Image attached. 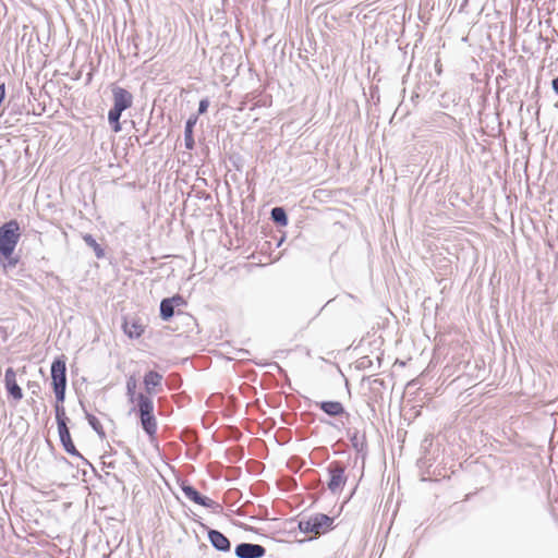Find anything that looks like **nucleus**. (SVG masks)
I'll list each match as a JSON object with an SVG mask.
<instances>
[{
	"mask_svg": "<svg viewBox=\"0 0 558 558\" xmlns=\"http://www.w3.org/2000/svg\"><path fill=\"white\" fill-rule=\"evenodd\" d=\"M15 264H16V259H12V258H10V260H9V265H10V266H15Z\"/></svg>",
	"mask_w": 558,
	"mask_h": 558,
	"instance_id": "nucleus-25",
	"label": "nucleus"
},
{
	"mask_svg": "<svg viewBox=\"0 0 558 558\" xmlns=\"http://www.w3.org/2000/svg\"><path fill=\"white\" fill-rule=\"evenodd\" d=\"M270 215L272 221L276 222L277 225L282 227L288 225V215L282 207H274L271 209Z\"/></svg>",
	"mask_w": 558,
	"mask_h": 558,
	"instance_id": "nucleus-18",
	"label": "nucleus"
},
{
	"mask_svg": "<svg viewBox=\"0 0 558 558\" xmlns=\"http://www.w3.org/2000/svg\"><path fill=\"white\" fill-rule=\"evenodd\" d=\"M181 489L187 499L199 506H203L208 509H213L217 506L216 501L202 495L196 488H194L190 484L182 483Z\"/></svg>",
	"mask_w": 558,
	"mask_h": 558,
	"instance_id": "nucleus-6",
	"label": "nucleus"
},
{
	"mask_svg": "<svg viewBox=\"0 0 558 558\" xmlns=\"http://www.w3.org/2000/svg\"><path fill=\"white\" fill-rule=\"evenodd\" d=\"M551 87L556 94H558V77L553 78Z\"/></svg>",
	"mask_w": 558,
	"mask_h": 558,
	"instance_id": "nucleus-24",
	"label": "nucleus"
},
{
	"mask_svg": "<svg viewBox=\"0 0 558 558\" xmlns=\"http://www.w3.org/2000/svg\"><path fill=\"white\" fill-rule=\"evenodd\" d=\"M208 107H209L208 98L201 99V101L198 104V114L205 113L207 111Z\"/></svg>",
	"mask_w": 558,
	"mask_h": 558,
	"instance_id": "nucleus-23",
	"label": "nucleus"
},
{
	"mask_svg": "<svg viewBox=\"0 0 558 558\" xmlns=\"http://www.w3.org/2000/svg\"><path fill=\"white\" fill-rule=\"evenodd\" d=\"M136 405L143 430L150 437L155 436L157 421L154 415L153 398L141 392L136 397Z\"/></svg>",
	"mask_w": 558,
	"mask_h": 558,
	"instance_id": "nucleus-2",
	"label": "nucleus"
},
{
	"mask_svg": "<svg viewBox=\"0 0 558 558\" xmlns=\"http://www.w3.org/2000/svg\"><path fill=\"white\" fill-rule=\"evenodd\" d=\"M21 238L20 225L12 219L0 227V254L10 258Z\"/></svg>",
	"mask_w": 558,
	"mask_h": 558,
	"instance_id": "nucleus-3",
	"label": "nucleus"
},
{
	"mask_svg": "<svg viewBox=\"0 0 558 558\" xmlns=\"http://www.w3.org/2000/svg\"><path fill=\"white\" fill-rule=\"evenodd\" d=\"M113 106L122 109H129L133 104L132 94L123 87L114 86L112 88Z\"/></svg>",
	"mask_w": 558,
	"mask_h": 558,
	"instance_id": "nucleus-11",
	"label": "nucleus"
},
{
	"mask_svg": "<svg viewBox=\"0 0 558 558\" xmlns=\"http://www.w3.org/2000/svg\"><path fill=\"white\" fill-rule=\"evenodd\" d=\"M208 539L211 546L218 551H230L231 542L229 538L218 530L210 529L208 531Z\"/></svg>",
	"mask_w": 558,
	"mask_h": 558,
	"instance_id": "nucleus-12",
	"label": "nucleus"
},
{
	"mask_svg": "<svg viewBox=\"0 0 558 558\" xmlns=\"http://www.w3.org/2000/svg\"><path fill=\"white\" fill-rule=\"evenodd\" d=\"M276 366L278 367L279 372H283L282 368L278 364H276Z\"/></svg>",
	"mask_w": 558,
	"mask_h": 558,
	"instance_id": "nucleus-26",
	"label": "nucleus"
},
{
	"mask_svg": "<svg viewBox=\"0 0 558 558\" xmlns=\"http://www.w3.org/2000/svg\"><path fill=\"white\" fill-rule=\"evenodd\" d=\"M333 518L324 514L316 513L311 515L307 520H302L299 523V527L305 533L323 534L332 529Z\"/></svg>",
	"mask_w": 558,
	"mask_h": 558,
	"instance_id": "nucleus-4",
	"label": "nucleus"
},
{
	"mask_svg": "<svg viewBox=\"0 0 558 558\" xmlns=\"http://www.w3.org/2000/svg\"><path fill=\"white\" fill-rule=\"evenodd\" d=\"M60 442L63 449L71 456L80 458L86 465H90V463L77 451L74 442L72 440L69 427L58 428Z\"/></svg>",
	"mask_w": 558,
	"mask_h": 558,
	"instance_id": "nucleus-10",
	"label": "nucleus"
},
{
	"mask_svg": "<svg viewBox=\"0 0 558 558\" xmlns=\"http://www.w3.org/2000/svg\"><path fill=\"white\" fill-rule=\"evenodd\" d=\"M136 387H137V383H136V379L134 376H130L126 380V395L129 397V400L131 402H136Z\"/></svg>",
	"mask_w": 558,
	"mask_h": 558,
	"instance_id": "nucleus-21",
	"label": "nucleus"
},
{
	"mask_svg": "<svg viewBox=\"0 0 558 558\" xmlns=\"http://www.w3.org/2000/svg\"><path fill=\"white\" fill-rule=\"evenodd\" d=\"M4 387L8 391V395L12 397L15 401H20L23 398L22 388L19 386L16 381V374L12 367H8L5 369Z\"/></svg>",
	"mask_w": 558,
	"mask_h": 558,
	"instance_id": "nucleus-9",
	"label": "nucleus"
},
{
	"mask_svg": "<svg viewBox=\"0 0 558 558\" xmlns=\"http://www.w3.org/2000/svg\"><path fill=\"white\" fill-rule=\"evenodd\" d=\"M83 240L87 246L93 248L97 258H102L105 256L104 248L97 243V241L94 239V236L92 234H85L83 236Z\"/></svg>",
	"mask_w": 558,
	"mask_h": 558,
	"instance_id": "nucleus-19",
	"label": "nucleus"
},
{
	"mask_svg": "<svg viewBox=\"0 0 558 558\" xmlns=\"http://www.w3.org/2000/svg\"><path fill=\"white\" fill-rule=\"evenodd\" d=\"M197 122L196 116H191L186 122L184 128V145L186 149H193L195 145L193 129Z\"/></svg>",
	"mask_w": 558,
	"mask_h": 558,
	"instance_id": "nucleus-15",
	"label": "nucleus"
},
{
	"mask_svg": "<svg viewBox=\"0 0 558 558\" xmlns=\"http://www.w3.org/2000/svg\"><path fill=\"white\" fill-rule=\"evenodd\" d=\"M234 554L238 558H262L266 548L259 544L240 543L235 546Z\"/></svg>",
	"mask_w": 558,
	"mask_h": 558,
	"instance_id": "nucleus-7",
	"label": "nucleus"
},
{
	"mask_svg": "<svg viewBox=\"0 0 558 558\" xmlns=\"http://www.w3.org/2000/svg\"><path fill=\"white\" fill-rule=\"evenodd\" d=\"M185 304L184 299L177 294L172 298H166L160 302V317L162 320L168 322L174 316L175 307L183 306Z\"/></svg>",
	"mask_w": 558,
	"mask_h": 558,
	"instance_id": "nucleus-8",
	"label": "nucleus"
},
{
	"mask_svg": "<svg viewBox=\"0 0 558 558\" xmlns=\"http://www.w3.org/2000/svg\"><path fill=\"white\" fill-rule=\"evenodd\" d=\"M52 388L56 396L54 413L58 428L66 427L70 418L65 414L62 405L65 399L66 389V365L63 357L56 359L50 368Z\"/></svg>",
	"mask_w": 558,
	"mask_h": 558,
	"instance_id": "nucleus-1",
	"label": "nucleus"
},
{
	"mask_svg": "<svg viewBox=\"0 0 558 558\" xmlns=\"http://www.w3.org/2000/svg\"><path fill=\"white\" fill-rule=\"evenodd\" d=\"M327 415L336 417L345 413L344 407L339 401H320L315 403Z\"/></svg>",
	"mask_w": 558,
	"mask_h": 558,
	"instance_id": "nucleus-14",
	"label": "nucleus"
},
{
	"mask_svg": "<svg viewBox=\"0 0 558 558\" xmlns=\"http://www.w3.org/2000/svg\"><path fill=\"white\" fill-rule=\"evenodd\" d=\"M123 330L131 339L140 338L144 332V326L138 320H125Z\"/></svg>",
	"mask_w": 558,
	"mask_h": 558,
	"instance_id": "nucleus-16",
	"label": "nucleus"
},
{
	"mask_svg": "<svg viewBox=\"0 0 558 558\" xmlns=\"http://www.w3.org/2000/svg\"><path fill=\"white\" fill-rule=\"evenodd\" d=\"M86 413V420L88 421V424L90 425V427L99 435V436H105V432H104V428H102V425L101 423L99 422V420L88 413V412H85Z\"/></svg>",
	"mask_w": 558,
	"mask_h": 558,
	"instance_id": "nucleus-22",
	"label": "nucleus"
},
{
	"mask_svg": "<svg viewBox=\"0 0 558 558\" xmlns=\"http://www.w3.org/2000/svg\"><path fill=\"white\" fill-rule=\"evenodd\" d=\"M162 375L155 371H149L144 376V385L148 397L157 392L156 388L161 387Z\"/></svg>",
	"mask_w": 558,
	"mask_h": 558,
	"instance_id": "nucleus-13",
	"label": "nucleus"
},
{
	"mask_svg": "<svg viewBox=\"0 0 558 558\" xmlns=\"http://www.w3.org/2000/svg\"><path fill=\"white\" fill-rule=\"evenodd\" d=\"M350 440L353 448L357 452H364L366 450V439L364 435H359V433H354Z\"/></svg>",
	"mask_w": 558,
	"mask_h": 558,
	"instance_id": "nucleus-20",
	"label": "nucleus"
},
{
	"mask_svg": "<svg viewBox=\"0 0 558 558\" xmlns=\"http://www.w3.org/2000/svg\"><path fill=\"white\" fill-rule=\"evenodd\" d=\"M122 112V109L114 106H112V108L108 112V121L116 133L121 131L120 118Z\"/></svg>",
	"mask_w": 558,
	"mask_h": 558,
	"instance_id": "nucleus-17",
	"label": "nucleus"
},
{
	"mask_svg": "<svg viewBox=\"0 0 558 558\" xmlns=\"http://www.w3.org/2000/svg\"><path fill=\"white\" fill-rule=\"evenodd\" d=\"M329 480L327 482L328 489L337 494L347 483L345 466L340 461H332L327 466Z\"/></svg>",
	"mask_w": 558,
	"mask_h": 558,
	"instance_id": "nucleus-5",
	"label": "nucleus"
}]
</instances>
